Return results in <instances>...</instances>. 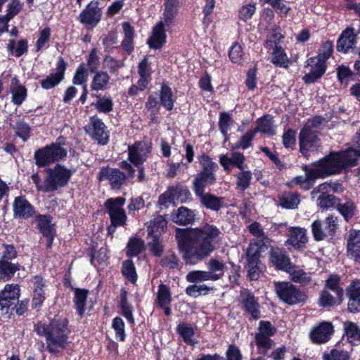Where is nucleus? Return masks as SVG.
Instances as JSON below:
<instances>
[{
	"instance_id": "nucleus-7",
	"label": "nucleus",
	"mask_w": 360,
	"mask_h": 360,
	"mask_svg": "<svg viewBox=\"0 0 360 360\" xmlns=\"http://www.w3.org/2000/svg\"><path fill=\"white\" fill-rule=\"evenodd\" d=\"M275 290L279 298L288 304H295L304 301L306 296L289 282L275 283Z\"/></svg>"
},
{
	"instance_id": "nucleus-41",
	"label": "nucleus",
	"mask_w": 360,
	"mask_h": 360,
	"mask_svg": "<svg viewBox=\"0 0 360 360\" xmlns=\"http://www.w3.org/2000/svg\"><path fill=\"white\" fill-rule=\"evenodd\" d=\"M235 176L237 189L243 192L249 188L252 179V174L250 171L242 169Z\"/></svg>"
},
{
	"instance_id": "nucleus-27",
	"label": "nucleus",
	"mask_w": 360,
	"mask_h": 360,
	"mask_svg": "<svg viewBox=\"0 0 360 360\" xmlns=\"http://www.w3.org/2000/svg\"><path fill=\"white\" fill-rule=\"evenodd\" d=\"M182 4V0H165V9L162 20L165 22L167 27L172 25Z\"/></svg>"
},
{
	"instance_id": "nucleus-18",
	"label": "nucleus",
	"mask_w": 360,
	"mask_h": 360,
	"mask_svg": "<svg viewBox=\"0 0 360 360\" xmlns=\"http://www.w3.org/2000/svg\"><path fill=\"white\" fill-rule=\"evenodd\" d=\"M333 326L330 323L321 322L310 332L311 341L316 344L327 342L331 338Z\"/></svg>"
},
{
	"instance_id": "nucleus-10",
	"label": "nucleus",
	"mask_w": 360,
	"mask_h": 360,
	"mask_svg": "<svg viewBox=\"0 0 360 360\" xmlns=\"http://www.w3.org/2000/svg\"><path fill=\"white\" fill-rule=\"evenodd\" d=\"M102 16L101 9L98 1H91L79 14V20L88 30L94 28L100 22Z\"/></svg>"
},
{
	"instance_id": "nucleus-20",
	"label": "nucleus",
	"mask_w": 360,
	"mask_h": 360,
	"mask_svg": "<svg viewBox=\"0 0 360 360\" xmlns=\"http://www.w3.org/2000/svg\"><path fill=\"white\" fill-rule=\"evenodd\" d=\"M270 261L276 268L286 272L292 270L293 265L285 252L280 248H273L270 252Z\"/></svg>"
},
{
	"instance_id": "nucleus-21",
	"label": "nucleus",
	"mask_w": 360,
	"mask_h": 360,
	"mask_svg": "<svg viewBox=\"0 0 360 360\" xmlns=\"http://www.w3.org/2000/svg\"><path fill=\"white\" fill-rule=\"evenodd\" d=\"M245 161L244 155L238 152L232 153L231 157L225 155L219 157V162L227 172L231 171V165L236 166L240 170L244 169L245 167Z\"/></svg>"
},
{
	"instance_id": "nucleus-19",
	"label": "nucleus",
	"mask_w": 360,
	"mask_h": 360,
	"mask_svg": "<svg viewBox=\"0 0 360 360\" xmlns=\"http://www.w3.org/2000/svg\"><path fill=\"white\" fill-rule=\"evenodd\" d=\"M347 253L354 261L360 263V230H349L347 239Z\"/></svg>"
},
{
	"instance_id": "nucleus-47",
	"label": "nucleus",
	"mask_w": 360,
	"mask_h": 360,
	"mask_svg": "<svg viewBox=\"0 0 360 360\" xmlns=\"http://www.w3.org/2000/svg\"><path fill=\"white\" fill-rule=\"evenodd\" d=\"M272 63L279 67L288 68L289 58L281 46H276L272 53Z\"/></svg>"
},
{
	"instance_id": "nucleus-59",
	"label": "nucleus",
	"mask_w": 360,
	"mask_h": 360,
	"mask_svg": "<svg viewBox=\"0 0 360 360\" xmlns=\"http://www.w3.org/2000/svg\"><path fill=\"white\" fill-rule=\"evenodd\" d=\"M256 134V131L250 130L246 132L240 139L233 146V149L245 150L251 146V142Z\"/></svg>"
},
{
	"instance_id": "nucleus-17",
	"label": "nucleus",
	"mask_w": 360,
	"mask_h": 360,
	"mask_svg": "<svg viewBox=\"0 0 360 360\" xmlns=\"http://www.w3.org/2000/svg\"><path fill=\"white\" fill-rule=\"evenodd\" d=\"M240 300L243 309L252 319H258L260 317L259 304L252 292L246 290H242Z\"/></svg>"
},
{
	"instance_id": "nucleus-13",
	"label": "nucleus",
	"mask_w": 360,
	"mask_h": 360,
	"mask_svg": "<svg viewBox=\"0 0 360 360\" xmlns=\"http://www.w3.org/2000/svg\"><path fill=\"white\" fill-rule=\"evenodd\" d=\"M85 130L93 139L98 141L99 143L105 144L108 140V134L105 124L96 117H92Z\"/></svg>"
},
{
	"instance_id": "nucleus-38",
	"label": "nucleus",
	"mask_w": 360,
	"mask_h": 360,
	"mask_svg": "<svg viewBox=\"0 0 360 360\" xmlns=\"http://www.w3.org/2000/svg\"><path fill=\"white\" fill-rule=\"evenodd\" d=\"M51 219L49 215H38L36 217L37 226L43 236H50L55 232Z\"/></svg>"
},
{
	"instance_id": "nucleus-31",
	"label": "nucleus",
	"mask_w": 360,
	"mask_h": 360,
	"mask_svg": "<svg viewBox=\"0 0 360 360\" xmlns=\"http://www.w3.org/2000/svg\"><path fill=\"white\" fill-rule=\"evenodd\" d=\"M20 270H24V266L18 262L0 261V280L10 281Z\"/></svg>"
},
{
	"instance_id": "nucleus-26",
	"label": "nucleus",
	"mask_w": 360,
	"mask_h": 360,
	"mask_svg": "<svg viewBox=\"0 0 360 360\" xmlns=\"http://www.w3.org/2000/svg\"><path fill=\"white\" fill-rule=\"evenodd\" d=\"M356 36L353 28H347L342 32L337 42V50L340 52L347 53L349 49L355 47Z\"/></svg>"
},
{
	"instance_id": "nucleus-30",
	"label": "nucleus",
	"mask_w": 360,
	"mask_h": 360,
	"mask_svg": "<svg viewBox=\"0 0 360 360\" xmlns=\"http://www.w3.org/2000/svg\"><path fill=\"white\" fill-rule=\"evenodd\" d=\"M195 217L194 210L186 207H180L171 214L172 220L179 224L187 225L191 224Z\"/></svg>"
},
{
	"instance_id": "nucleus-62",
	"label": "nucleus",
	"mask_w": 360,
	"mask_h": 360,
	"mask_svg": "<svg viewBox=\"0 0 360 360\" xmlns=\"http://www.w3.org/2000/svg\"><path fill=\"white\" fill-rule=\"evenodd\" d=\"M229 56L233 63H241L244 58L241 46L238 43L233 44L230 48Z\"/></svg>"
},
{
	"instance_id": "nucleus-3",
	"label": "nucleus",
	"mask_w": 360,
	"mask_h": 360,
	"mask_svg": "<svg viewBox=\"0 0 360 360\" xmlns=\"http://www.w3.org/2000/svg\"><path fill=\"white\" fill-rule=\"evenodd\" d=\"M342 158L338 155H329L316 162L314 164V168L309 169L305 167L306 174L295 177L292 182L300 185L304 190H309L313 186L316 179L325 178L340 172L349 162Z\"/></svg>"
},
{
	"instance_id": "nucleus-40",
	"label": "nucleus",
	"mask_w": 360,
	"mask_h": 360,
	"mask_svg": "<svg viewBox=\"0 0 360 360\" xmlns=\"http://www.w3.org/2000/svg\"><path fill=\"white\" fill-rule=\"evenodd\" d=\"M124 38L122 42L123 49L130 54L134 49V30L129 22H124L122 25Z\"/></svg>"
},
{
	"instance_id": "nucleus-28",
	"label": "nucleus",
	"mask_w": 360,
	"mask_h": 360,
	"mask_svg": "<svg viewBox=\"0 0 360 360\" xmlns=\"http://www.w3.org/2000/svg\"><path fill=\"white\" fill-rule=\"evenodd\" d=\"M10 92L12 94V102L15 105H20L27 96L26 88L20 84L16 76L11 79Z\"/></svg>"
},
{
	"instance_id": "nucleus-23",
	"label": "nucleus",
	"mask_w": 360,
	"mask_h": 360,
	"mask_svg": "<svg viewBox=\"0 0 360 360\" xmlns=\"http://www.w3.org/2000/svg\"><path fill=\"white\" fill-rule=\"evenodd\" d=\"M348 309L352 313L360 311V282L353 281L347 288Z\"/></svg>"
},
{
	"instance_id": "nucleus-45",
	"label": "nucleus",
	"mask_w": 360,
	"mask_h": 360,
	"mask_svg": "<svg viewBox=\"0 0 360 360\" xmlns=\"http://www.w3.org/2000/svg\"><path fill=\"white\" fill-rule=\"evenodd\" d=\"M343 297H338L336 295H331L328 290H323L319 297V304L321 307H332L340 304L342 302Z\"/></svg>"
},
{
	"instance_id": "nucleus-58",
	"label": "nucleus",
	"mask_w": 360,
	"mask_h": 360,
	"mask_svg": "<svg viewBox=\"0 0 360 360\" xmlns=\"http://www.w3.org/2000/svg\"><path fill=\"white\" fill-rule=\"evenodd\" d=\"M288 273L290 274V279L295 283L304 285L311 281V276L309 274L304 272L302 270L295 269L294 266L292 270L288 271Z\"/></svg>"
},
{
	"instance_id": "nucleus-36",
	"label": "nucleus",
	"mask_w": 360,
	"mask_h": 360,
	"mask_svg": "<svg viewBox=\"0 0 360 360\" xmlns=\"http://www.w3.org/2000/svg\"><path fill=\"white\" fill-rule=\"evenodd\" d=\"M300 202V195L295 192H285L279 197L280 205L285 209H295Z\"/></svg>"
},
{
	"instance_id": "nucleus-57",
	"label": "nucleus",
	"mask_w": 360,
	"mask_h": 360,
	"mask_svg": "<svg viewBox=\"0 0 360 360\" xmlns=\"http://www.w3.org/2000/svg\"><path fill=\"white\" fill-rule=\"evenodd\" d=\"M340 278L337 275H331L326 281V287L331 290L338 297H343L344 291L340 287Z\"/></svg>"
},
{
	"instance_id": "nucleus-55",
	"label": "nucleus",
	"mask_w": 360,
	"mask_h": 360,
	"mask_svg": "<svg viewBox=\"0 0 360 360\" xmlns=\"http://www.w3.org/2000/svg\"><path fill=\"white\" fill-rule=\"evenodd\" d=\"M122 272L123 276L131 283H134L137 279V274L132 261L127 260L122 264Z\"/></svg>"
},
{
	"instance_id": "nucleus-24",
	"label": "nucleus",
	"mask_w": 360,
	"mask_h": 360,
	"mask_svg": "<svg viewBox=\"0 0 360 360\" xmlns=\"http://www.w3.org/2000/svg\"><path fill=\"white\" fill-rule=\"evenodd\" d=\"M216 181V174L213 173H198L193 180V191L195 195H201L207 186Z\"/></svg>"
},
{
	"instance_id": "nucleus-5",
	"label": "nucleus",
	"mask_w": 360,
	"mask_h": 360,
	"mask_svg": "<svg viewBox=\"0 0 360 360\" xmlns=\"http://www.w3.org/2000/svg\"><path fill=\"white\" fill-rule=\"evenodd\" d=\"M65 142V138L60 136L55 143L36 150L34 155L36 165L40 167H45L66 157L67 150L63 147Z\"/></svg>"
},
{
	"instance_id": "nucleus-39",
	"label": "nucleus",
	"mask_w": 360,
	"mask_h": 360,
	"mask_svg": "<svg viewBox=\"0 0 360 360\" xmlns=\"http://www.w3.org/2000/svg\"><path fill=\"white\" fill-rule=\"evenodd\" d=\"M167 225V221L163 216H158L153 221H150L148 231V234L155 236L165 232Z\"/></svg>"
},
{
	"instance_id": "nucleus-12",
	"label": "nucleus",
	"mask_w": 360,
	"mask_h": 360,
	"mask_svg": "<svg viewBox=\"0 0 360 360\" xmlns=\"http://www.w3.org/2000/svg\"><path fill=\"white\" fill-rule=\"evenodd\" d=\"M300 152L307 156L309 150H316L320 146V139L315 131L308 126H304L299 136Z\"/></svg>"
},
{
	"instance_id": "nucleus-46",
	"label": "nucleus",
	"mask_w": 360,
	"mask_h": 360,
	"mask_svg": "<svg viewBox=\"0 0 360 360\" xmlns=\"http://www.w3.org/2000/svg\"><path fill=\"white\" fill-rule=\"evenodd\" d=\"M270 338V336L256 333L255 337V343L260 354H266L273 347L274 342Z\"/></svg>"
},
{
	"instance_id": "nucleus-32",
	"label": "nucleus",
	"mask_w": 360,
	"mask_h": 360,
	"mask_svg": "<svg viewBox=\"0 0 360 360\" xmlns=\"http://www.w3.org/2000/svg\"><path fill=\"white\" fill-rule=\"evenodd\" d=\"M308 240L307 230L300 227H291L289 229V238L287 243L294 247H300L305 244Z\"/></svg>"
},
{
	"instance_id": "nucleus-22",
	"label": "nucleus",
	"mask_w": 360,
	"mask_h": 360,
	"mask_svg": "<svg viewBox=\"0 0 360 360\" xmlns=\"http://www.w3.org/2000/svg\"><path fill=\"white\" fill-rule=\"evenodd\" d=\"M165 22L160 20L153 28L148 40L149 46L154 49H160L166 41Z\"/></svg>"
},
{
	"instance_id": "nucleus-15",
	"label": "nucleus",
	"mask_w": 360,
	"mask_h": 360,
	"mask_svg": "<svg viewBox=\"0 0 360 360\" xmlns=\"http://www.w3.org/2000/svg\"><path fill=\"white\" fill-rule=\"evenodd\" d=\"M67 64L63 58L60 57L56 64V72L41 80V86L44 89L49 90L56 86L63 79Z\"/></svg>"
},
{
	"instance_id": "nucleus-2",
	"label": "nucleus",
	"mask_w": 360,
	"mask_h": 360,
	"mask_svg": "<svg viewBox=\"0 0 360 360\" xmlns=\"http://www.w3.org/2000/svg\"><path fill=\"white\" fill-rule=\"evenodd\" d=\"M34 331L46 341V349L52 354L60 353L70 342V330L66 318L56 316L48 324L38 323L34 325Z\"/></svg>"
},
{
	"instance_id": "nucleus-29",
	"label": "nucleus",
	"mask_w": 360,
	"mask_h": 360,
	"mask_svg": "<svg viewBox=\"0 0 360 360\" xmlns=\"http://www.w3.org/2000/svg\"><path fill=\"white\" fill-rule=\"evenodd\" d=\"M270 244L269 238H264L254 242H251L247 250L248 260L259 261L261 253L264 252L267 245Z\"/></svg>"
},
{
	"instance_id": "nucleus-51",
	"label": "nucleus",
	"mask_w": 360,
	"mask_h": 360,
	"mask_svg": "<svg viewBox=\"0 0 360 360\" xmlns=\"http://www.w3.org/2000/svg\"><path fill=\"white\" fill-rule=\"evenodd\" d=\"M171 293L169 288L161 283L158 287V291L157 293V301L160 307H165V305H169L171 302Z\"/></svg>"
},
{
	"instance_id": "nucleus-52",
	"label": "nucleus",
	"mask_w": 360,
	"mask_h": 360,
	"mask_svg": "<svg viewBox=\"0 0 360 360\" xmlns=\"http://www.w3.org/2000/svg\"><path fill=\"white\" fill-rule=\"evenodd\" d=\"M18 136L25 142L30 135V127L29 124L21 120H18L13 127Z\"/></svg>"
},
{
	"instance_id": "nucleus-35",
	"label": "nucleus",
	"mask_w": 360,
	"mask_h": 360,
	"mask_svg": "<svg viewBox=\"0 0 360 360\" xmlns=\"http://www.w3.org/2000/svg\"><path fill=\"white\" fill-rule=\"evenodd\" d=\"M208 274L211 276L213 281L221 279L224 275L226 265L219 260L212 258L207 264Z\"/></svg>"
},
{
	"instance_id": "nucleus-50",
	"label": "nucleus",
	"mask_w": 360,
	"mask_h": 360,
	"mask_svg": "<svg viewBox=\"0 0 360 360\" xmlns=\"http://www.w3.org/2000/svg\"><path fill=\"white\" fill-rule=\"evenodd\" d=\"M186 281L189 283H199L203 281H213L207 271L194 270L186 275Z\"/></svg>"
},
{
	"instance_id": "nucleus-9",
	"label": "nucleus",
	"mask_w": 360,
	"mask_h": 360,
	"mask_svg": "<svg viewBox=\"0 0 360 360\" xmlns=\"http://www.w3.org/2000/svg\"><path fill=\"white\" fill-rule=\"evenodd\" d=\"M125 199L122 197L108 199L105 207L108 209V214L111 223L115 226H123L127 220L125 211L122 208Z\"/></svg>"
},
{
	"instance_id": "nucleus-56",
	"label": "nucleus",
	"mask_w": 360,
	"mask_h": 360,
	"mask_svg": "<svg viewBox=\"0 0 360 360\" xmlns=\"http://www.w3.org/2000/svg\"><path fill=\"white\" fill-rule=\"evenodd\" d=\"M176 330L186 344H194V341L193 340L194 331L191 326L186 323H181L177 326Z\"/></svg>"
},
{
	"instance_id": "nucleus-44",
	"label": "nucleus",
	"mask_w": 360,
	"mask_h": 360,
	"mask_svg": "<svg viewBox=\"0 0 360 360\" xmlns=\"http://www.w3.org/2000/svg\"><path fill=\"white\" fill-rule=\"evenodd\" d=\"M160 103L167 110L174 108V96L171 88L165 84L162 85L160 91Z\"/></svg>"
},
{
	"instance_id": "nucleus-60",
	"label": "nucleus",
	"mask_w": 360,
	"mask_h": 360,
	"mask_svg": "<svg viewBox=\"0 0 360 360\" xmlns=\"http://www.w3.org/2000/svg\"><path fill=\"white\" fill-rule=\"evenodd\" d=\"M0 261L13 262L18 256V252L13 245L3 244Z\"/></svg>"
},
{
	"instance_id": "nucleus-43",
	"label": "nucleus",
	"mask_w": 360,
	"mask_h": 360,
	"mask_svg": "<svg viewBox=\"0 0 360 360\" xmlns=\"http://www.w3.org/2000/svg\"><path fill=\"white\" fill-rule=\"evenodd\" d=\"M337 210L346 221L353 217L356 212V206L349 200L340 201L337 203Z\"/></svg>"
},
{
	"instance_id": "nucleus-8",
	"label": "nucleus",
	"mask_w": 360,
	"mask_h": 360,
	"mask_svg": "<svg viewBox=\"0 0 360 360\" xmlns=\"http://www.w3.org/2000/svg\"><path fill=\"white\" fill-rule=\"evenodd\" d=\"M100 182L106 181L112 189H120L124 184L127 175L119 169L102 167L97 176Z\"/></svg>"
},
{
	"instance_id": "nucleus-33",
	"label": "nucleus",
	"mask_w": 360,
	"mask_h": 360,
	"mask_svg": "<svg viewBox=\"0 0 360 360\" xmlns=\"http://www.w3.org/2000/svg\"><path fill=\"white\" fill-rule=\"evenodd\" d=\"M200 198V202L206 208L213 210L219 211L222 207L224 200L222 198L215 196L210 193H202L201 195H195Z\"/></svg>"
},
{
	"instance_id": "nucleus-61",
	"label": "nucleus",
	"mask_w": 360,
	"mask_h": 360,
	"mask_svg": "<svg viewBox=\"0 0 360 360\" xmlns=\"http://www.w3.org/2000/svg\"><path fill=\"white\" fill-rule=\"evenodd\" d=\"M143 241L139 238L130 239L127 244V255L129 256L138 255L143 250Z\"/></svg>"
},
{
	"instance_id": "nucleus-14",
	"label": "nucleus",
	"mask_w": 360,
	"mask_h": 360,
	"mask_svg": "<svg viewBox=\"0 0 360 360\" xmlns=\"http://www.w3.org/2000/svg\"><path fill=\"white\" fill-rule=\"evenodd\" d=\"M150 152L146 143H136L128 147V159L135 167H139L146 160Z\"/></svg>"
},
{
	"instance_id": "nucleus-4",
	"label": "nucleus",
	"mask_w": 360,
	"mask_h": 360,
	"mask_svg": "<svg viewBox=\"0 0 360 360\" xmlns=\"http://www.w3.org/2000/svg\"><path fill=\"white\" fill-rule=\"evenodd\" d=\"M333 50V43L328 41L323 44L317 56L311 57L306 60L304 67L309 68V70L302 78L305 83H314L324 75L326 71V61L331 56Z\"/></svg>"
},
{
	"instance_id": "nucleus-64",
	"label": "nucleus",
	"mask_w": 360,
	"mask_h": 360,
	"mask_svg": "<svg viewBox=\"0 0 360 360\" xmlns=\"http://www.w3.org/2000/svg\"><path fill=\"white\" fill-rule=\"evenodd\" d=\"M323 360H349V355L347 352L333 349L329 353L324 354Z\"/></svg>"
},
{
	"instance_id": "nucleus-25",
	"label": "nucleus",
	"mask_w": 360,
	"mask_h": 360,
	"mask_svg": "<svg viewBox=\"0 0 360 360\" xmlns=\"http://www.w3.org/2000/svg\"><path fill=\"white\" fill-rule=\"evenodd\" d=\"M355 141L357 149L349 148L339 153H331L330 155H338L343 158V160L349 161V164L343 167V169L356 165L358 158L360 157V130L356 133Z\"/></svg>"
},
{
	"instance_id": "nucleus-54",
	"label": "nucleus",
	"mask_w": 360,
	"mask_h": 360,
	"mask_svg": "<svg viewBox=\"0 0 360 360\" xmlns=\"http://www.w3.org/2000/svg\"><path fill=\"white\" fill-rule=\"evenodd\" d=\"M176 200V197L174 191V188L172 187L160 195L158 202L160 208H164L174 204Z\"/></svg>"
},
{
	"instance_id": "nucleus-37",
	"label": "nucleus",
	"mask_w": 360,
	"mask_h": 360,
	"mask_svg": "<svg viewBox=\"0 0 360 360\" xmlns=\"http://www.w3.org/2000/svg\"><path fill=\"white\" fill-rule=\"evenodd\" d=\"M256 133L260 131L269 136H273L276 134L273 117L270 115H265L257 121V127L253 129Z\"/></svg>"
},
{
	"instance_id": "nucleus-49",
	"label": "nucleus",
	"mask_w": 360,
	"mask_h": 360,
	"mask_svg": "<svg viewBox=\"0 0 360 360\" xmlns=\"http://www.w3.org/2000/svg\"><path fill=\"white\" fill-rule=\"evenodd\" d=\"M198 161L201 166V170L200 172L202 173H213L215 174V172L218 169V165L216 162H213L212 159L205 155L202 154L198 156Z\"/></svg>"
},
{
	"instance_id": "nucleus-53",
	"label": "nucleus",
	"mask_w": 360,
	"mask_h": 360,
	"mask_svg": "<svg viewBox=\"0 0 360 360\" xmlns=\"http://www.w3.org/2000/svg\"><path fill=\"white\" fill-rule=\"evenodd\" d=\"M109 76L106 72H98L93 77L91 88L95 91L103 89L109 82Z\"/></svg>"
},
{
	"instance_id": "nucleus-6",
	"label": "nucleus",
	"mask_w": 360,
	"mask_h": 360,
	"mask_svg": "<svg viewBox=\"0 0 360 360\" xmlns=\"http://www.w3.org/2000/svg\"><path fill=\"white\" fill-rule=\"evenodd\" d=\"M73 174L71 169L57 165L47 171L45 193L53 192L66 186Z\"/></svg>"
},
{
	"instance_id": "nucleus-48",
	"label": "nucleus",
	"mask_w": 360,
	"mask_h": 360,
	"mask_svg": "<svg viewBox=\"0 0 360 360\" xmlns=\"http://www.w3.org/2000/svg\"><path fill=\"white\" fill-rule=\"evenodd\" d=\"M88 291L77 288L75 290V304L78 314L82 316L84 313V307Z\"/></svg>"
},
{
	"instance_id": "nucleus-1",
	"label": "nucleus",
	"mask_w": 360,
	"mask_h": 360,
	"mask_svg": "<svg viewBox=\"0 0 360 360\" xmlns=\"http://www.w3.org/2000/svg\"><path fill=\"white\" fill-rule=\"evenodd\" d=\"M221 231L213 225L207 224L201 229H176V239L186 264H195L214 250V244L221 238Z\"/></svg>"
},
{
	"instance_id": "nucleus-34",
	"label": "nucleus",
	"mask_w": 360,
	"mask_h": 360,
	"mask_svg": "<svg viewBox=\"0 0 360 360\" xmlns=\"http://www.w3.org/2000/svg\"><path fill=\"white\" fill-rule=\"evenodd\" d=\"M34 295L32 302L35 307L40 306L45 299L44 283L42 278L35 276L32 280Z\"/></svg>"
},
{
	"instance_id": "nucleus-63",
	"label": "nucleus",
	"mask_w": 360,
	"mask_h": 360,
	"mask_svg": "<svg viewBox=\"0 0 360 360\" xmlns=\"http://www.w3.org/2000/svg\"><path fill=\"white\" fill-rule=\"evenodd\" d=\"M317 200L318 206L323 210H328L338 203V199L333 195H319Z\"/></svg>"
},
{
	"instance_id": "nucleus-42",
	"label": "nucleus",
	"mask_w": 360,
	"mask_h": 360,
	"mask_svg": "<svg viewBox=\"0 0 360 360\" xmlns=\"http://www.w3.org/2000/svg\"><path fill=\"white\" fill-rule=\"evenodd\" d=\"M344 329L349 342L353 344L360 342V328L355 323L346 321L344 323Z\"/></svg>"
},
{
	"instance_id": "nucleus-11",
	"label": "nucleus",
	"mask_w": 360,
	"mask_h": 360,
	"mask_svg": "<svg viewBox=\"0 0 360 360\" xmlns=\"http://www.w3.org/2000/svg\"><path fill=\"white\" fill-rule=\"evenodd\" d=\"M20 287L18 284H6L0 291V307L3 313L7 314L8 309L15 305L20 297Z\"/></svg>"
},
{
	"instance_id": "nucleus-16",
	"label": "nucleus",
	"mask_w": 360,
	"mask_h": 360,
	"mask_svg": "<svg viewBox=\"0 0 360 360\" xmlns=\"http://www.w3.org/2000/svg\"><path fill=\"white\" fill-rule=\"evenodd\" d=\"M13 217L15 219H28L35 212L34 207L23 196L16 197L13 203Z\"/></svg>"
}]
</instances>
